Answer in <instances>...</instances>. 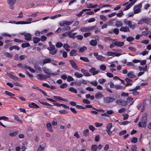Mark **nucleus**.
Returning <instances> with one entry per match:
<instances>
[{
	"mask_svg": "<svg viewBox=\"0 0 151 151\" xmlns=\"http://www.w3.org/2000/svg\"><path fill=\"white\" fill-rule=\"evenodd\" d=\"M80 59L81 60H82L85 62H88L89 61V60L88 58L86 57H81L80 58Z\"/></svg>",
	"mask_w": 151,
	"mask_h": 151,
	"instance_id": "42",
	"label": "nucleus"
},
{
	"mask_svg": "<svg viewBox=\"0 0 151 151\" xmlns=\"http://www.w3.org/2000/svg\"><path fill=\"white\" fill-rule=\"evenodd\" d=\"M147 117L146 114H143L142 116L141 122H139L138 123V126L139 127H143L144 128H145L146 126L147 122Z\"/></svg>",
	"mask_w": 151,
	"mask_h": 151,
	"instance_id": "1",
	"label": "nucleus"
},
{
	"mask_svg": "<svg viewBox=\"0 0 151 151\" xmlns=\"http://www.w3.org/2000/svg\"><path fill=\"white\" fill-rule=\"evenodd\" d=\"M120 31L124 32H130V30L128 27L127 26L122 27L119 29Z\"/></svg>",
	"mask_w": 151,
	"mask_h": 151,
	"instance_id": "11",
	"label": "nucleus"
},
{
	"mask_svg": "<svg viewBox=\"0 0 151 151\" xmlns=\"http://www.w3.org/2000/svg\"><path fill=\"white\" fill-rule=\"evenodd\" d=\"M30 46V45L28 42L23 43L22 45V47L23 48Z\"/></svg>",
	"mask_w": 151,
	"mask_h": 151,
	"instance_id": "34",
	"label": "nucleus"
},
{
	"mask_svg": "<svg viewBox=\"0 0 151 151\" xmlns=\"http://www.w3.org/2000/svg\"><path fill=\"white\" fill-rule=\"evenodd\" d=\"M87 50V47H86L84 46L80 48L79 50V52H83L84 51Z\"/></svg>",
	"mask_w": 151,
	"mask_h": 151,
	"instance_id": "49",
	"label": "nucleus"
},
{
	"mask_svg": "<svg viewBox=\"0 0 151 151\" xmlns=\"http://www.w3.org/2000/svg\"><path fill=\"white\" fill-rule=\"evenodd\" d=\"M134 39V38L131 36L127 38L126 40L129 42H131Z\"/></svg>",
	"mask_w": 151,
	"mask_h": 151,
	"instance_id": "44",
	"label": "nucleus"
},
{
	"mask_svg": "<svg viewBox=\"0 0 151 151\" xmlns=\"http://www.w3.org/2000/svg\"><path fill=\"white\" fill-rule=\"evenodd\" d=\"M31 22H28L25 21H18L16 22V24H30Z\"/></svg>",
	"mask_w": 151,
	"mask_h": 151,
	"instance_id": "28",
	"label": "nucleus"
},
{
	"mask_svg": "<svg viewBox=\"0 0 151 151\" xmlns=\"http://www.w3.org/2000/svg\"><path fill=\"white\" fill-rule=\"evenodd\" d=\"M46 126L47 129L49 131H50L51 132H53V130L52 129V125L50 123H47L46 124Z\"/></svg>",
	"mask_w": 151,
	"mask_h": 151,
	"instance_id": "24",
	"label": "nucleus"
},
{
	"mask_svg": "<svg viewBox=\"0 0 151 151\" xmlns=\"http://www.w3.org/2000/svg\"><path fill=\"white\" fill-rule=\"evenodd\" d=\"M127 25L129 27L134 29L135 27V26L137 25V24H132L131 21H129V22L127 23Z\"/></svg>",
	"mask_w": 151,
	"mask_h": 151,
	"instance_id": "22",
	"label": "nucleus"
},
{
	"mask_svg": "<svg viewBox=\"0 0 151 151\" xmlns=\"http://www.w3.org/2000/svg\"><path fill=\"white\" fill-rule=\"evenodd\" d=\"M122 25V23L121 21H117L115 23V26L116 27H120Z\"/></svg>",
	"mask_w": 151,
	"mask_h": 151,
	"instance_id": "37",
	"label": "nucleus"
},
{
	"mask_svg": "<svg viewBox=\"0 0 151 151\" xmlns=\"http://www.w3.org/2000/svg\"><path fill=\"white\" fill-rule=\"evenodd\" d=\"M14 49L17 50H19L20 48L17 45L13 46L10 47L9 48V50L11 51L13 50Z\"/></svg>",
	"mask_w": 151,
	"mask_h": 151,
	"instance_id": "26",
	"label": "nucleus"
},
{
	"mask_svg": "<svg viewBox=\"0 0 151 151\" xmlns=\"http://www.w3.org/2000/svg\"><path fill=\"white\" fill-rule=\"evenodd\" d=\"M72 32V31H69V33L68 36L69 37L74 39L76 37V36H75V35L77 34V33L76 32L71 33Z\"/></svg>",
	"mask_w": 151,
	"mask_h": 151,
	"instance_id": "16",
	"label": "nucleus"
},
{
	"mask_svg": "<svg viewBox=\"0 0 151 151\" xmlns=\"http://www.w3.org/2000/svg\"><path fill=\"white\" fill-rule=\"evenodd\" d=\"M27 146V143L26 142L23 143L22 146V151H25Z\"/></svg>",
	"mask_w": 151,
	"mask_h": 151,
	"instance_id": "38",
	"label": "nucleus"
},
{
	"mask_svg": "<svg viewBox=\"0 0 151 151\" xmlns=\"http://www.w3.org/2000/svg\"><path fill=\"white\" fill-rule=\"evenodd\" d=\"M45 144L44 143H42V144L40 145L38 148L37 151H43V149L45 147Z\"/></svg>",
	"mask_w": 151,
	"mask_h": 151,
	"instance_id": "23",
	"label": "nucleus"
},
{
	"mask_svg": "<svg viewBox=\"0 0 151 151\" xmlns=\"http://www.w3.org/2000/svg\"><path fill=\"white\" fill-rule=\"evenodd\" d=\"M17 0H7V3L10 6L11 9H14V7L13 6L16 3Z\"/></svg>",
	"mask_w": 151,
	"mask_h": 151,
	"instance_id": "3",
	"label": "nucleus"
},
{
	"mask_svg": "<svg viewBox=\"0 0 151 151\" xmlns=\"http://www.w3.org/2000/svg\"><path fill=\"white\" fill-rule=\"evenodd\" d=\"M47 49L49 51H51L52 50H57L55 48V46L52 44H50V47H48Z\"/></svg>",
	"mask_w": 151,
	"mask_h": 151,
	"instance_id": "32",
	"label": "nucleus"
},
{
	"mask_svg": "<svg viewBox=\"0 0 151 151\" xmlns=\"http://www.w3.org/2000/svg\"><path fill=\"white\" fill-rule=\"evenodd\" d=\"M81 71L83 73L84 76H90V74L87 70L83 69H81Z\"/></svg>",
	"mask_w": 151,
	"mask_h": 151,
	"instance_id": "17",
	"label": "nucleus"
},
{
	"mask_svg": "<svg viewBox=\"0 0 151 151\" xmlns=\"http://www.w3.org/2000/svg\"><path fill=\"white\" fill-rule=\"evenodd\" d=\"M127 131L126 130H122L119 132V135H122L125 134L127 133Z\"/></svg>",
	"mask_w": 151,
	"mask_h": 151,
	"instance_id": "61",
	"label": "nucleus"
},
{
	"mask_svg": "<svg viewBox=\"0 0 151 151\" xmlns=\"http://www.w3.org/2000/svg\"><path fill=\"white\" fill-rule=\"evenodd\" d=\"M142 4L141 3H139L138 5L135 6L134 8V13L135 14L138 13L141 11V8Z\"/></svg>",
	"mask_w": 151,
	"mask_h": 151,
	"instance_id": "2",
	"label": "nucleus"
},
{
	"mask_svg": "<svg viewBox=\"0 0 151 151\" xmlns=\"http://www.w3.org/2000/svg\"><path fill=\"white\" fill-rule=\"evenodd\" d=\"M120 11V13H119L116 14L117 16L119 17H121L124 14L122 10H121Z\"/></svg>",
	"mask_w": 151,
	"mask_h": 151,
	"instance_id": "63",
	"label": "nucleus"
},
{
	"mask_svg": "<svg viewBox=\"0 0 151 151\" xmlns=\"http://www.w3.org/2000/svg\"><path fill=\"white\" fill-rule=\"evenodd\" d=\"M137 0H134L132 2H131L129 4L126 6L125 8L124 9V11H126L129 9L131 7L133 6V4L136 2Z\"/></svg>",
	"mask_w": 151,
	"mask_h": 151,
	"instance_id": "8",
	"label": "nucleus"
},
{
	"mask_svg": "<svg viewBox=\"0 0 151 151\" xmlns=\"http://www.w3.org/2000/svg\"><path fill=\"white\" fill-rule=\"evenodd\" d=\"M3 54L4 55H5L6 57L9 58H11L12 57V55L10 54V53L8 52H3Z\"/></svg>",
	"mask_w": 151,
	"mask_h": 151,
	"instance_id": "30",
	"label": "nucleus"
},
{
	"mask_svg": "<svg viewBox=\"0 0 151 151\" xmlns=\"http://www.w3.org/2000/svg\"><path fill=\"white\" fill-rule=\"evenodd\" d=\"M70 63L71 64L72 67L74 69L76 70H78L79 68L77 66V65L76 64V63L73 60H70L69 61Z\"/></svg>",
	"mask_w": 151,
	"mask_h": 151,
	"instance_id": "10",
	"label": "nucleus"
},
{
	"mask_svg": "<svg viewBox=\"0 0 151 151\" xmlns=\"http://www.w3.org/2000/svg\"><path fill=\"white\" fill-rule=\"evenodd\" d=\"M123 88V86H122L119 85H116L115 86V88L116 89H117V90L122 89V88Z\"/></svg>",
	"mask_w": 151,
	"mask_h": 151,
	"instance_id": "60",
	"label": "nucleus"
},
{
	"mask_svg": "<svg viewBox=\"0 0 151 151\" xmlns=\"http://www.w3.org/2000/svg\"><path fill=\"white\" fill-rule=\"evenodd\" d=\"M51 59L50 58H47L44 59L43 60V63L45 64L47 63H51Z\"/></svg>",
	"mask_w": 151,
	"mask_h": 151,
	"instance_id": "27",
	"label": "nucleus"
},
{
	"mask_svg": "<svg viewBox=\"0 0 151 151\" xmlns=\"http://www.w3.org/2000/svg\"><path fill=\"white\" fill-rule=\"evenodd\" d=\"M133 72L131 71L128 73L127 74V76L129 78H135L136 77V76L133 74Z\"/></svg>",
	"mask_w": 151,
	"mask_h": 151,
	"instance_id": "15",
	"label": "nucleus"
},
{
	"mask_svg": "<svg viewBox=\"0 0 151 151\" xmlns=\"http://www.w3.org/2000/svg\"><path fill=\"white\" fill-rule=\"evenodd\" d=\"M50 51V53L52 55H54L58 51L57 50H55L49 51Z\"/></svg>",
	"mask_w": 151,
	"mask_h": 151,
	"instance_id": "62",
	"label": "nucleus"
},
{
	"mask_svg": "<svg viewBox=\"0 0 151 151\" xmlns=\"http://www.w3.org/2000/svg\"><path fill=\"white\" fill-rule=\"evenodd\" d=\"M14 116L15 120L22 124V120L19 119V118L17 115H14Z\"/></svg>",
	"mask_w": 151,
	"mask_h": 151,
	"instance_id": "50",
	"label": "nucleus"
},
{
	"mask_svg": "<svg viewBox=\"0 0 151 151\" xmlns=\"http://www.w3.org/2000/svg\"><path fill=\"white\" fill-rule=\"evenodd\" d=\"M70 27L69 26H67L66 27H63L62 29L63 31H69L70 29Z\"/></svg>",
	"mask_w": 151,
	"mask_h": 151,
	"instance_id": "48",
	"label": "nucleus"
},
{
	"mask_svg": "<svg viewBox=\"0 0 151 151\" xmlns=\"http://www.w3.org/2000/svg\"><path fill=\"white\" fill-rule=\"evenodd\" d=\"M97 149V146L96 145H92L91 146V151H96Z\"/></svg>",
	"mask_w": 151,
	"mask_h": 151,
	"instance_id": "40",
	"label": "nucleus"
},
{
	"mask_svg": "<svg viewBox=\"0 0 151 151\" xmlns=\"http://www.w3.org/2000/svg\"><path fill=\"white\" fill-rule=\"evenodd\" d=\"M43 70L45 73L48 75H50L51 71L48 69L47 68H42Z\"/></svg>",
	"mask_w": 151,
	"mask_h": 151,
	"instance_id": "25",
	"label": "nucleus"
},
{
	"mask_svg": "<svg viewBox=\"0 0 151 151\" xmlns=\"http://www.w3.org/2000/svg\"><path fill=\"white\" fill-rule=\"evenodd\" d=\"M89 134V130L86 129L83 132V135L85 137H87Z\"/></svg>",
	"mask_w": 151,
	"mask_h": 151,
	"instance_id": "31",
	"label": "nucleus"
},
{
	"mask_svg": "<svg viewBox=\"0 0 151 151\" xmlns=\"http://www.w3.org/2000/svg\"><path fill=\"white\" fill-rule=\"evenodd\" d=\"M112 126L111 123H109L106 126L107 129L106 130H110Z\"/></svg>",
	"mask_w": 151,
	"mask_h": 151,
	"instance_id": "59",
	"label": "nucleus"
},
{
	"mask_svg": "<svg viewBox=\"0 0 151 151\" xmlns=\"http://www.w3.org/2000/svg\"><path fill=\"white\" fill-rule=\"evenodd\" d=\"M37 78L40 80H45L47 79V76L42 74H38L37 75Z\"/></svg>",
	"mask_w": 151,
	"mask_h": 151,
	"instance_id": "7",
	"label": "nucleus"
},
{
	"mask_svg": "<svg viewBox=\"0 0 151 151\" xmlns=\"http://www.w3.org/2000/svg\"><path fill=\"white\" fill-rule=\"evenodd\" d=\"M63 45V44L61 42H58L57 43L56 45V46L58 48H59L62 47Z\"/></svg>",
	"mask_w": 151,
	"mask_h": 151,
	"instance_id": "52",
	"label": "nucleus"
},
{
	"mask_svg": "<svg viewBox=\"0 0 151 151\" xmlns=\"http://www.w3.org/2000/svg\"><path fill=\"white\" fill-rule=\"evenodd\" d=\"M40 103L42 104L43 105H46V106H52V105L48 103L47 102H43L40 101H38Z\"/></svg>",
	"mask_w": 151,
	"mask_h": 151,
	"instance_id": "46",
	"label": "nucleus"
},
{
	"mask_svg": "<svg viewBox=\"0 0 151 151\" xmlns=\"http://www.w3.org/2000/svg\"><path fill=\"white\" fill-rule=\"evenodd\" d=\"M105 81V79L103 78L100 79L98 80L99 82L101 84H103Z\"/></svg>",
	"mask_w": 151,
	"mask_h": 151,
	"instance_id": "58",
	"label": "nucleus"
},
{
	"mask_svg": "<svg viewBox=\"0 0 151 151\" xmlns=\"http://www.w3.org/2000/svg\"><path fill=\"white\" fill-rule=\"evenodd\" d=\"M69 91L74 92L75 93H77V91L76 89L74 88L73 87H70L69 88Z\"/></svg>",
	"mask_w": 151,
	"mask_h": 151,
	"instance_id": "43",
	"label": "nucleus"
},
{
	"mask_svg": "<svg viewBox=\"0 0 151 151\" xmlns=\"http://www.w3.org/2000/svg\"><path fill=\"white\" fill-rule=\"evenodd\" d=\"M104 97V96L100 92L97 93L95 95L96 98L98 99H99L100 98H103Z\"/></svg>",
	"mask_w": 151,
	"mask_h": 151,
	"instance_id": "12",
	"label": "nucleus"
},
{
	"mask_svg": "<svg viewBox=\"0 0 151 151\" xmlns=\"http://www.w3.org/2000/svg\"><path fill=\"white\" fill-rule=\"evenodd\" d=\"M74 75L77 78H81L83 76L82 74H80L78 72L75 73H74Z\"/></svg>",
	"mask_w": 151,
	"mask_h": 151,
	"instance_id": "45",
	"label": "nucleus"
},
{
	"mask_svg": "<svg viewBox=\"0 0 151 151\" xmlns=\"http://www.w3.org/2000/svg\"><path fill=\"white\" fill-rule=\"evenodd\" d=\"M40 40V39L37 37H35L33 38V42L35 44L37 43Z\"/></svg>",
	"mask_w": 151,
	"mask_h": 151,
	"instance_id": "36",
	"label": "nucleus"
},
{
	"mask_svg": "<svg viewBox=\"0 0 151 151\" xmlns=\"http://www.w3.org/2000/svg\"><path fill=\"white\" fill-rule=\"evenodd\" d=\"M29 106L31 108H39V106L37 105L33 102L31 103H29Z\"/></svg>",
	"mask_w": 151,
	"mask_h": 151,
	"instance_id": "14",
	"label": "nucleus"
},
{
	"mask_svg": "<svg viewBox=\"0 0 151 151\" xmlns=\"http://www.w3.org/2000/svg\"><path fill=\"white\" fill-rule=\"evenodd\" d=\"M17 65L18 66L21 67L22 68H25V70L27 69V66L26 65H24L22 63H20L17 64Z\"/></svg>",
	"mask_w": 151,
	"mask_h": 151,
	"instance_id": "35",
	"label": "nucleus"
},
{
	"mask_svg": "<svg viewBox=\"0 0 151 151\" xmlns=\"http://www.w3.org/2000/svg\"><path fill=\"white\" fill-rule=\"evenodd\" d=\"M100 68L102 70H105L106 69V67L105 65H100Z\"/></svg>",
	"mask_w": 151,
	"mask_h": 151,
	"instance_id": "64",
	"label": "nucleus"
},
{
	"mask_svg": "<svg viewBox=\"0 0 151 151\" xmlns=\"http://www.w3.org/2000/svg\"><path fill=\"white\" fill-rule=\"evenodd\" d=\"M125 80L127 82V83L125 85V86H128L132 85V83H130V82L132 81V80L127 78L125 79Z\"/></svg>",
	"mask_w": 151,
	"mask_h": 151,
	"instance_id": "19",
	"label": "nucleus"
},
{
	"mask_svg": "<svg viewBox=\"0 0 151 151\" xmlns=\"http://www.w3.org/2000/svg\"><path fill=\"white\" fill-rule=\"evenodd\" d=\"M97 59L99 60L103 61L105 60L106 58L105 57L102 56L101 55H99L96 57Z\"/></svg>",
	"mask_w": 151,
	"mask_h": 151,
	"instance_id": "29",
	"label": "nucleus"
},
{
	"mask_svg": "<svg viewBox=\"0 0 151 151\" xmlns=\"http://www.w3.org/2000/svg\"><path fill=\"white\" fill-rule=\"evenodd\" d=\"M137 141V138L135 137H133L131 140V142L133 143H136Z\"/></svg>",
	"mask_w": 151,
	"mask_h": 151,
	"instance_id": "54",
	"label": "nucleus"
},
{
	"mask_svg": "<svg viewBox=\"0 0 151 151\" xmlns=\"http://www.w3.org/2000/svg\"><path fill=\"white\" fill-rule=\"evenodd\" d=\"M90 9H84L82 10L79 13L77 14L76 16L78 17H80L81 16L82 14L83 13V12H85L87 11H90Z\"/></svg>",
	"mask_w": 151,
	"mask_h": 151,
	"instance_id": "20",
	"label": "nucleus"
},
{
	"mask_svg": "<svg viewBox=\"0 0 151 151\" xmlns=\"http://www.w3.org/2000/svg\"><path fill=\"white\" fill-rule=\"evenodd\" d=\"M116 103L122 106H126L127 104V102L122 99H118L116 101Z\"/></svg>",
	"mask_w": 151,
	"mask_h": 151,
	"instance_id": "4",
	"label": "nucleus"
},
{
	"mask_svg": "<svg viewBox=\"0 0 151 151\" xmlns=\"http://www.w3.org/2000/svg\"><path fill=\"white\" fill-rule=\"evenodd\" d=\"M100 18L101 20L104 21H106L107 19V17L104 15H101L100 16Z\"/></svg>",
	"mask_w": 151,
	"mask_h": 151,
	"instance_id": "56",
	"label": "nucleus"
},
{
	"mask_svg": "<svg viewBox=\"0 0 151 151\" xmlns=\"http://www.w3.org/2000/svg\"><path fill=\"white\" fill-rule=\"evenodd\" d=\"M24 37L25 40L29 41L31 39L32 35L29 33H26L24 34Z\"/></svg>",
	"mask_w": 151,
	"mask_h": 151,
	"instance_id": "13",
	"label": "nucleus"
},
{
	"mask_svg": "<svg viewBox=\"0 0 151 151\" xmlns=\"http://www.w3.org/2000/svg\"><path fill=\"white\" fill-rule=\"evenodd\" d=\"M74 78L71 76H68L67 77V81L68 82H70L74 81Z\"/></svg>",
	"mask_w": 151,
	"mask_h": 151,
	"instance_id": "57",
	"label": "nucleus"
},
{
	"mask_svg": "<svg viewBox=\"0 0 151 151\" xmlns=\"http://www.w3.org/2000/svg\"><path fill=\"white\" fill-rule=\"evenodd\" d=\"M130 122L128 121H126L124 122H119V123L121 125H126L128 123H129Z\"/></svg>",
	"mask_w": 151,
	"mask_h": 151,
	"instance_id": "53",
	"label": "nucleus"
},
{
	"mask_svg": "<svg viewBox=\"0 0 151 151\" xmlns=\"http://www.w3.org/2000/svg\"><path fill=\"white\" fill-rule=\"evenodd\" d=\"M17 134L18 132H14L10 133L9 135L11 136L14 137Z\"/></svg>",
	"mask_w": 151,
	"mask_h": 151,
	"instance_id": "55",
	"label": "nucleus"
},
{
	"mask_svg": "<svg viewBox=\"0 0 151 151\" xmlns=\"http://www.w3.org/2000/svg\"><path fill=\"white\" fill-rule=\"evenodd\" d=\"M4 93L6 95L9 96H13L15 95L14 94L8 91H5Z\"/></svg>",
	"mask_w": 151,
	"mask_h": 151,
	"instance_id": "39",
	"label": "nucleus"
},
{
	"mask_svg": "<svg viewBox=\"0 0 151 151\" xmlns=\"http://www.w3.org/2000/svg\"><path fill=\"white\" fill-rule=\"evenodd\" d=\"M114 54L115 52H108L106 53V54L105 55H107L109 56H113L114 57Z\"/></svg>",
	"mask_w": 151,
	"mask_h": 151,
	"instance_id": "47",
	"label": "nucleus"
},
{
	"mask_svg": "<svg viewBox=\"0 0 151 151\" xmlns=\"http://www.w3.org/2000/svg\"><path fill=\"white\" fill-rule=\"evenodd\" d=\"M115 99L110 97H106L104 99V102L106 103H109L115 100Z\"/></svg>",
	"mask_w": 151,
	"mask_h": 151,
	"instance_id": "6",
	"label": "nucleus"
},
{
	"mask_svg": "<svg viewBox=\"0 0 151 151\" xmlns=\"http://www.w3.org/2000/svg\"><path fill=\"white\" fill-rule=\"evenodd\" d=\"M114 44L117 46L121 47L124 45V42H122L116 41L114 42Z\"/></svg>",
	"mask_w": 151,
	"mask_h": 151,
	"instance_id": "18",
	"label": "nucleus"
},
{
	"mask_svg": "<svg viewBox=\"0 0 151 151\" xmlns=\"http://www.w3.org/2000/svg\"><path fill=\"white\" fill-rule=\"evenodd\" d=\"M96 69L95 68L92 67L89 70L90 73H92L93 75L94 76L96 74H98L99 72V71L98 70H96Z\"/></svg>",
	"mask_w": 151,
	"mask_h": 151,
	"instance_id": "9",
	"label": "nucleus"
},
{
	"mask_svg": "<svg viewBox=\"0 0 151 151\" xmlns=\"http://www.w3.org/2000/svg\"><path fill=\"white\" fill-rule=\"evenodd\" d=\"M90 45L93 47L96 46L97 45V41L95 40H92L90 42Z\"/></svg>",
	"mask_w": 151,
	"mask_h": 151,
	"instance_id": "21",
	"label": "nucleus"
},
{
	"mask_svg": "<svg viewBox=\"0 0 151 151\" xmlns=\"http://www.w3.org/2000/svg\"><path fill=\"white\" fill-rule=\"evenodd\" d=\"M76 52V51L74 49L72 50H71L70 52V55L71 56H73L75 55V54Z\"/></svg>",
	"mask_w": 151,
	"mask_h": 151,
	"instance_id": "51",
	"label": "nucleus"
},
{
	"mask_svg": "<svg viewBox=\"0 0 151 151\" xmlns=\"http://www.w3.org/2000/svg\"><path fill=\"white\" fill-rule=\"evenodd\" d=\"M73 23L72 22H70L67 20L63 21L59 23V24L60 26L63 27L66 25H69Z\"/></svg>",
	"mask_w": 151,
	"mask_h": 151,
	"instance_id": "5",
	"label": "nucleus"
},
{
	"mask_svg": "<svg viewBox=\"0 0 151 151\" xmlns=\"http://www.w3.org/2000/svg\"><path fill=\"white\" fill-rule=\"evenodd\" d=\"M34 66L35 69L37 70L40 71L41 70V68L40 66L37 64H34Z\"/></svg>",
	"mask_w": 151,
	"mask_h": 151,
	"instance_id": "33",
	"label": "nucleus"
},
{
	"mask_svg": "<svg viewBox=\"0 0 151 151\" xmlns=\"http://www.w3.org/2000/svg\"><path fill=\"white\" fill-rule=\"evenodd\" d=\"M87 27H82L80 29V30L81 32H88Z\"/></svg>",
	"mask_w": 151,
	"mask_h": 151,
	"instance_id": "41",
	"label": "nucleus"
}]
</instances>
